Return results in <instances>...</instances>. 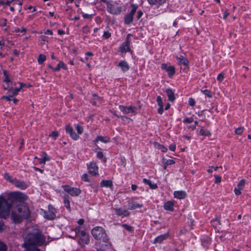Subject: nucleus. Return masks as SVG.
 Instances as JSON below:
<instances>
[{
    "label": "nucleus",
    "instance_id": "obj_1",
    "mask_svg": "<svg viewBox=\"0 0 251 251\" xmlns=\"http://www.w3.org/2000/svg\"><path fill=\"white\" fill-rule=\"evenodd\" d=\"M44 242V236L38 230L34 229L25 237L23 246L27 251H40L37 246L42 245Z\"/></svg>",
    "mask_w": 251,
    "mask_h": 251
},
{
    "label": "nucleus",
    "instance_id": "obj_2",
    "mask_svg": "<svg viewBox=\"0 0 251 251\" xmlns=\"http://www.w3.org/2000/svg\"><path fill=\"white\" fill-rule=\"evenodd\" d=\"M91 232L95 239L101 240L103 242L109 244V239L102 227L96 226L92 230Z\"/></svg>",
    "mask_w": 251,
    "mask_h": 251
},
{
    "label": "nucleus",
    "instance_id": "obj_3",
    "mask_svg": "<svg viewBox=\"0 0 251 251\" xmlns=\"http://www.w3.org/2000/svg\"><path fill=\"white\" fill-rule=\"evenodd\" d=\"M11 204L3 197L0 196V217L6 219L10 214Z\"/></svg>",
    "mask_w": 251,
    "mask_h": 251
},
{
    "label": "nucleus",
    "instance_id": "obj_4",
    "mask_svg": "<svg viewBox=\"0 0 251 251\" xmlns=\"http://www.w3.org/2000/svg\"><path fill=\"white\" fill-rule=\"evenodd\" d=\"M107 11L113 15H119L122 13L123 11H125V9L123 8L121 4L117 1L114 2H107Z\"/></svg>",
    "mask_w": 251,
    "mask_h": 251
},
{
    "label": "nucleus",
    "instance_id": "obj_5",
    "mask_svg": "<svg viewBox=\"0 0 251 251\" xmlns=\"http://www.w3.org/2000/svg\"><path fill=\"white\" fill-rule=\"evenodd\" d=\"M75 234L79 237L78 242L80 245L88 244L89 243L90 239L88 233L85 231L81 230V227L78 226L76 227L75 229Z\"/></svg>",
    "mask_w": 251,
    "mask_h": 251
},
{
    "label": "nucleus",
    "instance_id": "obj_6",
    "mask_svg": "<svg viewBox=\"0 0 251 251\" xmlns=\"http://www.w3.org/2000/svg\"><path fill=\"white\" fill-rule=\"evenodd\" d=\"M75 127L77 130V134L74 131L73 128L70 125H67L65 129L73 139L76 140L79 138V134H81L83 133V128L79 125H75Z\"/></svg>",
    "mask_w": 251,
    "mask_h": 251
},
{
    "label": "nucleus",
    "instance_id": "obj_7",
    "mask_svg": "<svg viewBox=\"0 0 251 251\" xmlns=\"http://www.w3.org/2000/svg\"><path fill=\"white\" fill-rule=\"evenodd\" d=\"M64 190L73 197H76L81 193V190L77 188L72 187L68 185H63Z\"/></svg>",
    "mask_w": 251,
    "mask_h": 251
},
{
    "label": "nucleus",
    "instance_id": "obj_8",
    "mask_svg": "<svg viewBox=\"0 0 251 251\" xmlns=\"http://www.w3.org/2000/svg\"><path fill=\"white\" fill-rule=\"evenodd\" d=\"M120 110L125 114H127L129 113H132L134 115H135L137 112V108L135 106H125L124 105H120L119 106Z\"/></svg>",
    "mask_w": 251,
    "mask_h": 251
},
{
    "label": "nucleus",
    "instance_id": "obj_9",
    "mask_svg": "<svg viewBox=\"0 0 251 251\" xmlns=\"http://www.w3.org/2000/svg\"><path fill=\"white\" fill-rule=\"evenodd\" d=\"M56 210L50 205H49V210L45 212L44 217L49 220H53L56 217Z\"/></svg>",
    "mask_w": 251,
    "mask_h": 251
},
{
    "label": "nucleus",
    "instance_id": "obj_10",
    "mask_svg": "<svg viewBox=\"0 0 251 251\" xmlns=\"http://www.w3.org/2000/svg\"><path fill=\"white\" fill-rule=\"evenodd\" d=\"M131 36V34H128L126 36V41L123 43L120 47L121 51L122 52H126L130 51L129 48L130 45V38Z\"/></svg>",
    "mask_w": 251,
    "mask_h": 251
},
{
    "label": "nucleus",
    "instance_id": "obj_11",
    "mask_svg": "<svg viewBox=\"0 0 251 251\" xmlns=\"http://www.w3.org/2000/svg\"><path fill=\"white\" fill-rule=\"evenodd\" d=\"M17 211L20 213V215L18 216L19 218L25 219L29 216V211L26 206H23L17 208Z\"/></svg>",
    "mask_w": 251,
    "mask_h": 251
},
{
    "label": "nucleus",
    "instance_id": "obj_12",
    "mask_svg": "<svg viewBox=\"0 0 251 251\" xmlns=\"http://www.w3.org/2000/svg\"><path fill=\"white\" fill-rule=\"evenodd\" d=\"M87 167L90 174L93 176H96L98 174V167L95 162H90L88 164Z\"/></svg>",
    "mask_w": 251,
    "mask_h": 251
},
{
    "label": "nucleus",
    "instance_id": "obj_13",
    "mask_svg": "<svg viewBox=\"0 0 251 251\" xmlns=\"http://www.w3.org/2000/svg\"><path fill=\"white\" fill-rule=\"evenodd\" d=\"M161 69L168 73V76L171 77L175 73V68L173 66H167L165 63L161 64Z\"/></svg>",
    "mask_w": 251,
    "mask_h": 251
},
{
    "label": "nucleus",
    "instance_id": "obj_14",
    "mask_svg": "<svg viewBox=\"0 0 251 251\" xmlns=\"http://www.w3.org/2000/svg\"><path fill=\"white\" fill-rule=\"evenodd\" d=\"M12 184H14L16 187L22 190H25L28 187V185L25 182L18 180L16 178L14 180Z\"/></svg>",
    "mask_w": 251,
    "mask_h": 251
},
{
    "label": "nucleus",
    "instance_id": "obj_15",
    "mask_svg": "<svg viewBox=\"0 0 251 251\" xmlns=\"http://www.w3.org/2000/svg\"><path fill=\"white\" fill-rule=\"evenodd\" d=\"M169 236V232H168L164 234L160 235L157 237H156L153 241L152 242L153 244L156 243H161L164 240L168 238Z\"/></svg>",
    "mask_w": 251,
    "mask_h": 251
},
{
    "label": "nucleus",
    "instance_id": "obj_16",
    "mask_svg": "<svg viewBox=\"0 0 251 251\" xmlns=\"http://www.w3.org/2000/svg\"><path fill=\"white\" fill-rule=\"evenodd\" d=\"M117 66L119 67L123 72H126L129 69V66L125 60L120 61Z\"/></svg>",
    "mask_w": 251,
    "mask_h": 251
},
{
    "label": "nucleus",
    "instance_id": "obj_17",
    "mask_svg": "<svg viewBox=\"0 0 251 251\" xmlns=\"http://www.w3.org/2000/svg\"><path fill=\"white\" fill-rule=\"evenodd\" d=\"M14 198L19 201H24L27 199V196L20 192L16 193L14 194Z\"/></svg>",
    "mask_w": 251,
    "mask_h": 251
},
{
    "label": "nucleus",
    "instance_id": "obj_18",
    "mask_svg": "<svg viewBox=\"0 0 251 251\" xmlns=\"http://www.w3.org/2000/svg\"><path fill=\"white\" fill-rule=\"evenodd\" d=\"M176 59L179 64H183L185 67H187L188 66V60L183 56L180 55L179 56H176Z\"/></svg>",
    "mask_w": 251,
    "mask_h": 251
},
{
    "label": "nucleus",
    "instance_id": "obj_19",
    "mask_svg": "<svg viewBox=\"0 0 251 251\" xmlns=\"http://www.w3.org/2000/svg\"><path fill=\"white\" fill-rule=\"evenodd\" d=\"M174 197L178 199H184L186 196V193L184 191H175Z\"/></svg>",
    "mask_w": 251,
    "mask_h": 251
},
{
    "label": "nucleus",
    "instance_id": "obj_20",
    "mask_svg": "<svg viewBox=\"0 0 251 251\" xmlns=\"http://www.w3.org/2000/svg\"><path fill=\"white\" fill-rule=\"evenodd\" d=\"M115 211L116 214L118 216L126 217L129 215V213L127 210H123L121 208H115Z\"/></svg>",
    "mask_w": 251,
    "mask_h": 251
},
{
    "label": "nucleus",
    "instance_id": "obj_21",
    "mask_svg": "<svg viewBox=\"0 0 251 251\" xmlns=\"http://www.w3.org/2000/svg\"><path fill=\"white\" fill-rule=\"evenodd\" d=\"M20 85L19 87L18 88H14L13 87V90L10 92L12 94V96H16L18 95V93L20 92L22 88L25 86V84L23 83L19 82Z\"/></svg>",
    "mask_w": 251,
    "mask_h": 251
},
{
    "label": "nucleus",
    "instance_id": "obj_22",
    "mask_svg": "<svg viewBox=\"0 0 251 251\" xmlns=\"http://www.w3.org/2000/svg\"><path fill=\"white\" fill-rule=\"evenodd\" d=\"M20 215V213L17 211V209L13 211L11 214V217L15 223H20L23 218H19L18 219V216Z\"/></svg>",
    "mask_w": 251,
    "mask_h": 251
},
{
    "label": "nucleus",
    "instance_id": "obj_23",
    "mask_svg": "<svg viewBox=\"0 0 251 251\" xmlns=\"http://www.w3.org/2000/svg\"><path fill=\"white\" fill-rule=\"evenodd\" d=\"M174 202L172 201H167L164 205V208L165 210L171 211H174Z\"/></svg>",
    "mask_w": 251,
    "mask_h": 251
},
{
    "label": "nucleus",
    "instance_id": "obj_24",
    "mask_svg": "<svg viewBox=\"0 0 251 251\" xmlns=\"http://www.w3.org/2000/svg\"><path fill=\"white\" fill-rule=\"evenodd\" d=\"M147 0L149 4H150L151 5H156L157 6H159L160 5L163 4L166 1V0Z\"/></svg>",
    "mask_w": 251,
    "mask_h": 251
},
{
    "label": "nucleus",
    "instance_id": "obj_25",
    "mask_svg": "<svg viewBox=\"0 0 251 251\" xmlns=\"http://www.w3.org/2000/svg\"><path fill=\"white\" fill-rule=\"evenodd\" d=\"M166 93L170 101H173L175 100L174 92L171 89H166Z\"/></svg>",
    "mask_w": 251,
    "mask_h": 251
},
{
    "label": "nucleus",
    "instance_id": "obj_26",
    "mask_svg": "<svg viewBox=\"0 0 251 251\" xmlns=\"http://www.w3.org/2000/svg\"><path fill=\"white\" fill-rule=\"evenodd\" d=\"M100 184L102 187L112 188L113 187L112 181L110 180H103L100 182Z\"/></svg>",
    "mask_w": 251,
    "mask_h": 251
},
{
    "label": "nucleus",
    "instance_id": "obj_27",
    "mask_svg": "<svg viewBox=\"0 0 251 251\" xmlns=\"http://www.w3.org/2000/svg\"><path fill=\"white\" fill-rule=\"evenodd\" d=\"M143 182L147 185H148L152 189H156L158 186L156 183L152 182L151 180L147 179L146 178L143 179Z\"/></svg>",
    "mask_w": 251,
    "mask_h": 251
},
{
    "label": "nucleus",
    "instance_id": "obj_28",
    "mask_svg": "<svg viewBox=\"0 0 251 251\" xmlns=\"http://www.w3.org/2000/svg\"><path fill=\"white\" fill-rule=\"evenodd\" d=\"M133 16H132L129 14H126L124 18L125 23L126 25H129L131 23H132L133 22Z\"/></svg>",
    "mask_w": 251,
    "mask_h": 251
},
{
    "label": "nucleus",
    "instance_id": "obj_29",
    "mask_svg": "<svg viewBox=\"0 0 251 251\" xmlns=\"http://www.w3.org/2000/svg\"><path fill=\"white\" fill-rule=\"evenodd\" d=\"M128 206L129 209L133 210L137 208H141L143 206V205L136 202H131L129 203Z\"/></svg>",
    "mask_w": 251,
    "mask_h": 251
},
{
    "label": "nucleus",
    "instance_id": "obj_30",
    "mask_svg": "<svg viewBox=\"0 0 251 251\" xmlns=\"http://www.w3.org/2000/svg\"><path fill=\"white\" fill-rule=\"evenodd\" d=\"M61 68H63L64 69H66V67L64 63L62 61H59L56 67L54 68V69H52V71L53 72H57L59 71Z\"/></svg>",
    "mask_w": 251,
    "mask_h": 251
},
{
    "label": "nucleus",
    "instance_id": "obj_31",
    "mask_svg": "<svg viewBox=\"0 0 251 251\" xmlns=\"http://www.w3.org/2000/svg\"><path fill=\"white\" fill-rule=\"evenodd\" d=\"M63 201L65 205V206L69 210H71V207L70 204V201L67 199V197L66 196L63 197Z\"/></svg>",
    "mask_w": 251,
    "mask_h": 251
},
{
    "label": "nucleus",
    "instance_id": "obj_32",
    "mask_svg": "<svg viewBox=\"0 0 251 251\" xmlns=\"http://www.w3.org/2000/svg\"><path fill=\"white\" fill-rule=\"evenodd\" d=\"M98 139L100 140V141L104 143H107L110 141V138L107 136L103 137L99 136H98Z\"/></svg>",
    "mask_w": 251,
    "mask_h": 251
},
{
    "label": "nucleus",
    "instance_id": "obj_33",
    "mask_svg": "<svg viewBox=\"0 0 251 251\" xmlns=\"http://www.w3.org/2000/svg\"><path fill=\"white\" fill-rule=\"evenodd\" d=\"M4 178L9 182H11V183H13L14 180L15 178L13 179L11 177V176L8 173H4L3 175Z\"/></svg>",
    "mask_w": 251,
    "mask_h": 251
},
{
    "label": "nucleus",
    "instance_id": "obj_34",
    "mask_svg": "<svg viewBox=\"0 0 251 251\" xmlns=\"http://www.w3.org/2000/svg\"><path fill=\"white\" fill-rule=\"evenodd\" d=\"M4 74V78H3V80L6 83H11V85L12 84H14L15 85L16 83H13L11 80L9 78V77H8V75L6 74V72H4L3 73Z\"/></svg>",
    "mask_w": 251,
    "mask_h": 251
},
{
    "label": "nucleus",
    "instance_id": "obj_35",
    "mask_svg": "<svg viewBox=\"0 0 251 251\" xmlns=\"http://www.w3.org/2000/svg\"><path fill=\"white\" fill-rule=\"evenodd\" d=\"M46 60V57L45 55L40 54L38 58V62L39 64H42Z\"/></svg>",
    "mask_w": 251,
    "mask_h": 251
},
{
    "label": "nucleus",
    "instance_id": "obj_36",
    "mask_svg": "<svg viewBox=\"0 0 251 251\" xmlns=\"http://www.w3.org/2000/svg\"><path fill=\"white\" fill-rule=\"evenodd\" d=\"M7 246L3 242L0 241V251H7Z\"/></svg>",
    "mask_w": 251,
    "mask_h": 251
},
{
    "label": "nucleus",
    "instance_id": "obj_37",
    "mask_svg": "<svg viewBox=\"0 0 251 251\" xmlns=\"http://www.w3.org/2000/svg\"><path fill=\"white\" fill-rule=\"evenodd\" d=\"M6 85H3V88L5 90H8L9 92H11L13 90V85H15L14 84L11 85L10 83H6Z\"/></svg>",
    "mask_w": 251,
    "mask_h": 251
},
{
    "label": "nucleus",
    "instance_id": "obj_38",
    "mask_svg": "<svg viewBox=\"0 0 251 251\" xmlns=\"http://www.w3.org/2000/svg\"><path fill=\"white\" fill-rule=\"evenodd\" d=\"M201 92L205 95L207 96L208 98H211L212 97V93L211 91L209 90H201Z\"/></svg>",
    "mask_w": 251,
    "mask_h": 251
},
{
    "label": "nucleus",
    "instance_id": "obj_39",
    "mask_svg": "<svg viewBox=\"0 0 251 251\" xmlns=\"http://www.w3.org/2000/svg\"><path fill=\"white\" fill-rule=\"evenodd\" d=\"M122 226L126 230L130 231V232H133V227L130 226H129L126 224H123Z\"/></svg>",
    "mask_w": 251,
    "mask_h": 251
},
{
    "label": "nucleus",
    "instance_id": "obj_40",
    "mask_svg": "<svg viewBox=\"0 0 251 251\" xmlns=\"http://www.w3.org/2000/svg\"><path fill=\"white\" fill-rule=\"evenodd\" d=\"M131 7H132V10H131V11L130 12V13L129 14L133 16L136 11V10L138 8V6L136 4H131Z\"/></svg>",
    "mask_w": 251,
    "mask_h": 251
},
{
    "label": "nucleus",
    "instance_id": "obj_41",
    "mask_svg": "<svg viewBox=\"0 0 251 251\" xmlns=\"http://www.w3.org/2000/svg\"><path fill=\"white\" fill-rule=\"evenodd\" d=\"M200 134L201 135L209 136L210 135V132L207 130L201 129L200 130Z\"/></svg>",
    "mask_w": 251,
    "mask_h": 251
},
{
    "label": "nucleus",
    "instance_id": "obj_42",
    "mask_svg": "<svg viewBox=\"0 0 251 251\" xmlns=\"http://www.w3.org/2000/svg\"><path fill=\"white\" fill-rule=\"evenodd\" d=\"M245 185V180L242 179L241 180L237 185V187H238L240 189L243 190L244 186Z\"/></svg>",
    "mask_w": 251,
    "mask_h": 251
},
{
    "label": "nucleus",
    "instance_id": "obj_43",
    "mask_svg": "<svg viewBox=\"0 0 251 251\" xmlns=\"http://www.w3.org/2000/svg\"><path fill=\"white\" fill-rule=\"evenodd\" d=\"M97 156L99 159H103V161L104 162H106V158H104L103 157V154L102 152H101V151H98L97 152Z\"/></svg>",
    "mask_w": 251,
    "mask_h": 251
},
{
    "label": "nucleus",
    "instance_id": "obj_44",
    "mask_svg": "<svg viewBox=\"0 0 251 251\" xmlns=\"http://www.w3.org/2000/svg\"><path fill=\"white\" fill-rule=\"evenodd\" d=\"M59 133L57 131H53L49 135V136L52 138L53 140H55L58 136Z\"/></svg>",
    "mask_w": 251,
    "mask_h": 251
},
{
    "label": "nucleus",
    "instance_id": "obj_45",
    "mask_svg": "<svg viewBox=\"0 0 251 251\" xmlns=\"http://www.w3.org/2000/svg\"><path fill=\"white\" fill-rule=\"evenodd\" d=\"M156 100L159 107H163V102L160 96L157 97Z\"/></svg>",
    "mask_w": 251,
    "mask_h": 251
},
{
    "label": "nucleus",
    "instance_id": "obj_46",
    "mask_svg": "<svg viewBox=\"0 0 251 251\" xmlns=\"http://www.w3.org/2000/svg\"><path fill=\"white\" fill-rule=\"evenodd\" d=\"M244 130V127H238L235 129V134L237 135H241L243 133V131Z\"/></svg>",
    "mask_w": 251,
    "mask_h": 251
},
{
    "label": "nucleus",
    "instance_id": "obj_47",
    "mask_svg": "<svg viewBox=\"0 0 251 251\" xmlns=\"http://www.w3.org/2000/svg\"><path fill=\"white\" fill-rule=\"evenodd\" d=\"M225 77V73H222L221 74H219L217 76V80L218 81L220 82H222Z\"/></svg>",
    "mask_w": 251,
    "mask_h": 251
},
{
    "label": "nucleus",
    "instance_id": "obj_48",
    "mask_svg": "<svg viewBox=\"0 0 251 251\" xmlns=\"http://www.w3.org/2000/svg\"><path fill=\"white\" fill-rule=\"evenodd\" d=\"M194 119L192 117L190 118H185L183 121L184 123H191L193 122Z\"/></svg>",
    "mask_w": 251,
    "mask_h": 251
},
{
    "label": "nucleus",
    "instance_id": "obj_49",
    "mask_svg": "<svg viewBox=\"0 0 251 251\" xmlns=\"http://www.w3.org/2000/svg\"><path fill=\"white\" fill-rule=\"evenodd\" d=\"M163 162H165L166 165H168L174 164L175 163V161L173 159H168V160H165L163 159Z\"/></svg>",
    "mask_w": 251,
    "mask_h": 251
},
{
    "label": "nucleus",
    "instance_id": "obj_50",
    "mask_svg": "<svg viewBox=\"0 0 251 251\" xmlns=\"http://www.w3.org/2000/svg\"><path fill=\"white\" fill-rule=\"evenodd\" d=\"M111 33L109 32L108 31H105L103 32V37L104 39H108L111 36Z\"/></svg>",
    "mask_w": 251,
    "mask_h": 251
},
{
    "label": "nucleus",
    "instance_id": "obj_51",
    "mask_svg": "<svg viewBox=\"0 0 251 251\" xmlns=\"http://www.w3.org/2000/svg\"><path fill=\"white\" fill-rule=\"evenodd\" d=\"M42 158L44 159L45 161H49L50 160V157L45 152H42Z\"/></svg>",
    "mask_w": 251,
    "mask_h": 251
},
{
    "label": "nucleus",
    "instance_id": "obj_52",
    "mask_svg": "<svg viewBox=\"0 0 251 251\" xmlns=\"http://www.w3.org/2000/svg\"><path fill=\"white\" fill-rule=\"evenodd\" d=\"M34 159H38L39 161V163L42 165L43 166L45 165L46 161L43 159L42 157L41 158H38L37 157H35Z\"/></svg>",
    "mask_w": 251,
    "mask_h": 251
},
{
    "label": "nucleus",
    "instance_id": "obj_53",
    "mask_svg": "<svg viewBox=\"0 0 251 251\" xmlns=\"http://www.w3.org/2000/svg\"><path fill=\"white\" fill-rule=\"evenodd\" d=\"M189 104L191 106H194L195 105V100L194 99L190 98L189 99Z\"/></svg>",
    "mask_w": 251,
    "mask_h": 251
},
{
    "label": "nucleus",
    "instance_id": "obj_54",
    "mask_svg": "<svg viewBox=\"0 0 251 251\" xmlns=\"http://www.w3.org/2000/svg\"><path fill=\"white\" fill-rule=\"evenodd\" d=\"M215 177V183H219L221 181V177L220 176H218L217 175L214 176Z\"/></svg>",
    "mask_w": 251,
    "mask_h": 251
},
{
    "label": "nucleus",
    "instance_id": "obj_55",
    "mask_svg": "<svg viewBox=\"0 0 251 251\" xmlns=\"http://www.w3.org/2000/svg\"><path fill=\"white\" fill-rule=\"evenodd\" d=\"M13 96H12V95L3 96L1 98V99H6L7 101L12 100V98Z\"/></svg>",
    "mask_w": 251,
    "mask_h": 251
},
{
    "label": "nucleus",
    "instance_id": "obj_56",
    "mask_svg": "<svg viewBox=\"0 0 251 251\" xmlns=\"http://www.w3.org/2000/svg\"><path fill=\"white\" fill-rule=\"evenodd\" d=\"M82 179L85 181H89V178L88 175L86 174H83L82 176Z\"/></svg>",
    "mask_w": 251,
    "mask_h": 251
},
{
    "label": "nucleus",
    "instance_id": "obj_57",
    "mask_svg": "<svg viewBox=\"0 0 251 251\" xmlns=\"http://www.w3.org/2000/svg\"><path fill=\"white\" fill-rule=\"evenodd\" d=\"M242 189H240L238 187L235 188L234 191L236 195H239L241 194Z\"/></svg>",
    "mask_w": 251,
    "mask_h": 251
},
{
    "label": "nucleus",
    "instance_id": "obj_58",
    "mask_svg": "<svg viewBox=\"0 0 251 251\" xmlns=\"http://www.w3.org/2000/svg\"><path fill=\"white\" fill-rule=\"evenodd\" d=\"M159 149H160L163 152H165L167 151V149L163 145H160L159 146Z\"/></svg>",
    "mask_w": 251,
    "mask_h": 251
},
{
    "label": "nucleus",
    "instance_id": "obj_59",
    "mask_svg": "<svg viewBox=\"0 0 251 251\" xmlns=\"http://www.w3.org/2000/svg\"><path fill=\"white\" fill-rule=\"evenodd\" d=\"M143 15V12L141 10H139L137 12V19H139Z\"/></svg>",
    "mask_w": 251,
    "mask_h": 251
},
{
    "label": "nucleus",
    "instance_id": "obj_60",
    "mask_svg": "<svg viewBox=\"0 0 251 251\" xmlns=\"http://www.w3.org/2000/svg\"><path fill=\"white\" fill-rule=\"evenodd\" d=\"M176 146L175 144H172L171 145H170V147H169V149L171 151H175V150H176Z\"/></svg>",
    "mask_w": 251,
    "mask_h": 251
},
{
    "label": "nucleus",
    "instance_id": "obj_61",
    "mask_svg": "<svg viewBox=\"0 0 251 251\" xmlns=\"http://www.w3.org/2000/svg\"><path fill=\"white\" fill-rule=\"evenodd\" d=\"M83 32H85L86 33H88L89 31V28L88 26H86L83 27Z\"/></svg>",
    "mask_w": 251,
    "mask_h": 251
},
{
    "label": "nucleus",
    "instance_id": "obj_62",
    "mask_svg": "<svg viewBox=\"0 0 251 251\" xmlns=\"http://www.w3.org/2000/svg\"><path fill=\"white\" fill-rule=\"evenodd\" d=\"M45 34L52 35V34H53V32H52V30H51L48 29V30H47L45 31Z\"/></svg>",
    "mask_w": 251,
    "mask_h": 251
},
{
    "label": "nucleus",
    "instance_id": "obj_63",
    "mask_svg": "<svg viewBox=\"0 0 251 251\" xmlns=\"http://www.w3.org/2000/svg\"><path fill=\"white\" fill-rule=\"evenodd\" d=\"M163 107H159L158 109V113L160 114H162L163 112Z\"/></svg>",
    "mask_w": 251,
    "mask_h": 251
},
{
    "label": "nucleus",
    "instance_id": "obj_64",
    "mask_svg": "<svg viewBox=\"0 0 251 251\" xmlns=\"http://www.w3.org/2000/svg\"><path fill=\"white\" fill-rule=\"evenodd\" d=\"M84 222V220L83 219H80L77 221L78 224L80 226L83 225Z\"/></svg>",
    "mask_w": 251,
    "mask_h": 251
}]
</instances>
